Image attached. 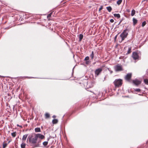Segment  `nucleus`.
Returning <instances> with one entry per match:
<instances>
[{
  "label": "nucleus",
  "mask_w": 148,
  "mask_h": 148,
  "mask_svg": "<svg viewBox=\"0 0 148 148\" xmlns=\"http://www.w3.org/2000/svg\"><path fill=\"white\" fill-rule=\"evenodd\" d=\"M17 126H19V127H22V126H21V125H19L18 124H17Z\"/></svg>",
  "instance_id": "e433bc0d"
},
{
  "label": "nucleus",
  "mask_w": 148,
  "mask_h": 148,
  "mask_svg": "<svg viewBox=\"0 0 148 148\" xmlns=\"http://www.w3.org/2000/svg\"><path fill=\"white\" fill-rule=\"evenodd\" d=\"M106 8L109 12H111L112 10V9L111 6H108Z\"/></svg>",
  "instance_id": "2eb2a0df"
},
{
  "label": "nucleus",
  "mask_w": 148,
  "mask_h": 148,
  "mask_svg": "<svg viewBox=\"0 0 148 148\" xmlns=\"http://www.w3.org/2000/svg\"><path fill=\"white\" fill-rule=\"evenodd\" d=\"M7 145V144L6 143L3 144V148H5Z\"/></svg>",
  "instance_id": "c756f323"
},
{
  "label": "nucleus",
  "mask_w": 148,
  "mask_h": 148,
  "mask_svg": "<svg viewBox=\"0 0 148 148\" xmlns=\"http://www.w3.org/2000/svg\"><path fill=\"white\" fill-rule=\"evenodd\" d=\"M114 69L115 71L116 72L121 71L123 70L122 66L119 65V64L114 66Z\"/></svg>",
  "instance_id": "0eeeda50"
},
{
  "label": "nucleus",
  "mask_w": 148,
  "mask_h": 148,
  "mask_svg": "<svg viewBox=\"0 0 148 148\" xmlns=\"http://www.w3.org/2000/svg\"><path fill=\"white\" fill-rule=\"evenodd\" d=\"M133 24L134 25H135L137 23V20L135 18H133Z\"/></svg>",
  "instance_id": "9b49d317"
},
{
  "label": "nucleus",
  "mask_w": 148,
  "mask_h": 148,
  "mask_svg": "<svg viewBox=\"0 0 148 148\" xmlns=\"http://www.w3.org/2000/svg\"><path fill=\"white\" fill-rule=\"evenodd\" d=\"M94 84V82L92 81H88L87 80H85L84 83V86H86V90L90 92H92L89 88L92 87Z\"/></svg>",
  "instance_id": "f03ea898"
},
{
  "label": "nucleus",
  "mask_w": 148,
  "mask_h": 148,
  "mask_svg": "<svg viewBox=\"0 0 148 148\" xmlns=\"http://www.w3.org/2000/svg\"><path fill=\"white\" fill-rule=\"evenodd\" d=\"M140 91L141 90L139 88L134 89V91L135 92H140Z\"/></svg>",
  "instance_id": "5701e85b"
},
{
  "label": "nucleus",
  "mask_w": 148,
  "mask_h": 148,
  "mask_svg": "<svg viewBox=\"0 0 148 148\" xmlns=\"http://www.w3.org/2000/svg\"><path fill=\"white\" fill-rule=\"evenodd\" d=\"M117 35H116V36L114 37V39L115 40H116V39Z\"/></svg>",
  "instance_id": "c9c22d12"
},
{
  "label": "nucleus",
  "mask_w": 148,
  "mask_h": 148,
  "mask_svg": "<svg viewBox=\"0 0 148 148\" xmlns=\"http://www.w3.org/2000/svg\"><path fill=\"white\" fill-rule=\"evenodd\" d=\"M110 22L112 23H113L114 22V20L113 19H110Z\"/></svg>",
  "instance_id": "473e14b6"
},
{
  "label": "nucleus",
  "mask_w": 148,
  "mask_h": 148,
  "mask_svg": "<svg viewBox=\"0 0 148 148\" xmlns=\"http://www.w3.org/2000/svg\"><path fill=\"white\" fill-rule=\"evenodd\" d=\"M135 13V11L134 9H133L131 12V15L132 16H133Z\"/></svg>",
  "instance_id": "aec40b11"
},
{
  "label": "nucleus",
  "mask_w": 148,
  "mask_h": 148,
  "mask_svg": "<svg viewBox=\"0 0 148 148\" xmlns=\"http://www.w3.org/2000/svg\"><path fill=\"white\" fill-rule=\"evenodd\" d=\"M16 132H14L11 133V135L13 137H15L16 135Z\"/></svg>",
  "instance_id": "6ab92c4d"
},
{
  "label": "nucleus",
  "mask_w": 148,
  "mask_h": 148,
  "mask_svg": "<svg viewBox=\"0 0 148 148\" xmlns=\"http://www.w3.org/2000/svg\"><path fill=\"white\" fill-rule=\"evenodd\" d=\"M122 2V0H119L117 2V4L118 5H119Z\"/></svg>",
  "instance_id": "393cba45"
},
{
  "label": "nucleus",
  "mask_w": 148,
  "mask_h": 148,
  "mask_svg": "<svg viewBox=\"0 0 148 148\" xmlns=\"http://www.w3.org/2000/svg\"><path fill=\"white\" fill-rule=\"evenodd\" d=\"M115 87H121L123 84V80L120 79H116L113 82Z\"/></svg>",
  "instance_id": "20e7f679"
},
{
  "label": "nucleus",
  "mask_w": 148,
  "mask_h": 148,
  "mask_svg": "<svg viewBox=\"0 0 148 148\" xmlns=\"http://www.w3.org/2000/svg\"><path fill=\"white\" fill-rule=\"evenodd\" d=\"M89 57L87 56L85 57V58L84 59V60H86V61H88V60H89Z\"/></svg>",
  "instance_id": "c85d7f7f"
},
{
  "label": "nucleus",
  "mask_w": 148,
  "mask_h": 148,
  "mask_svg": "<svg viewBox=\"0 0 148 148\" xmlns=\"http://www.w3.org/2000/svg\"><path fill=\"white\" fill-rule=\"evenodd\" d=\"M114 16L115 17H116L118 18L120 17V15L119 14H114Z\"/></svg>",
  "instance_id": "ddd939ff"
},
{
  "label": "nucleus",
  "mask_w": 148,
  "mask_h": 148,
  "mask_svg": "<svg viewBox=\"0 0 148 148\" xmlns=\"http://www.w3.org/2000/svg\"><path fill=\"white\" fill-rule=\"evenodd\" d=\"M142 81L137 79H135L132 81V82L134 85L138 86L141 83Z\"/></svg>",
  "instance_id": "423d86ee"
},
{
  "label": "nucleus",
  "mask_w": 148,
  "mask_h": 148,
  "mask_svg": "<svg viewBox=\"0 0 148 148\" xmlns=\"http://www.w3.org/2000/svg\"><path fill=\"white\" fill-rule=\"evenodd\" d=\"M35 131L36 132H39L41 131L40 129V127H36L35 129Z\"/></svg>",
  "instance_id": "f8f14e48"
},
{
  "label": "nucleus",
  "mask_w": 148,
  "mask_h": 148,
  "mask_svg": "<svg viewBox=\"0 0 148 148\" xmlns=\"http://www.w3.org/2000/svg\"><path fill=\"white\" fill-rule=\"evenodd\" d=\"M129 32V29L126 28L125 30H124L123 32L121 34L120 36L121 38V42L123 41L127 38L128 35V33Z\"/></svg>",
  "instance_id": "7ed1b4c3"
},
{
  "label": "nucleus",
  "mask_w": 148,
  "mask_h": 148,
  "mask_svg": "<svg viewBox=\"0 0 148 148\" xmlns=\"http://www.w3.org/2000/svg\"><path fill=\"white\" fill-rule=\"evenodd\" d=\"M21 148H25V146H26V144L25 143H22L21 144Z\"/></svg>",
  "instance_id": "412c9836"
},
{
  "label": "nucleus",
  "mask_w": 148,
  "mask_h": 148,
  "mask_svg": "<svg viewBox=\"0 0 148 148\" xmlns=\"http://www.w3.org/2000/svg\"><path fill=\"white\" fill-rule=\"evenodd\" d=\"M132 56L133 59L135 60H138L139 58L138 53L136 52H133L132 53Z\"/></svg>",
  "instance_id": "6e6552de"
},
{
  "label": "nucleus",
  "mask_w": 148,
  "mask_h": 148,
  "mask_svg": "<svg viewBox=\"0 0 148 148\" xmlns=\"http://www.w3.org/2000/svg\"><path fill=\"white\" fill-rule=\"evenodd\" d=\"M90 57L92 59H93L94 57V52L93 51H92L91 54L90 55Z\"/></svg>",
  "instance_id": "f3484780"
},
{
  "label": "nucleus",
  "mask_w": 148,
  "mask_h": 148,
  "mask_svg": "<svg viewBox=\"0 0 148 148\" xmlns=\"http://www.w3.org/2000/svg\"><path fill=\"white\" fill-rule=\"evenodd\" d=\"M132 73H128L125 77L124 79L127 82L130 83H131L132 81Z\"/></svg>",
  "instance_id": "39448f33"
},
{
  "label": "nucleus",
  "mask_w": 148,
  "mask_h": 148,
  "mask_svg": "<svg viewBox=\"0 0 148 148\" xmlns=\"http://www.w3.org/2000/svg\"><path fill=\"white\" fill-rule=\"evenodd\" d=\"M102 69L101 68H98L95 70V74L97 76L101 72Z\"/></svg>",
  "instance_id": "1a4fd4ad"
},
{
  "label": "nucleus",
  "mask_w": 148,
  "mask_h": 148,
  "mask_svg": "<svg viewBox=\"0 0 148 148\" xmlns=\"http://www.w3.org/2000/svg\"><path fill=\"white\" fill-rule=\"evenodd\" d=\"M146 22L145 21H143V23H142V26L143 27H144L146 25Z\"/></svg>",
  "instance_id": "bb28decb"
},
{
  "label": "nucleus",
  "mask_w": 148,
  "mask_h": 148,
  "mask_svg": "<svg viewBox=\"0 0 148 148\" xmlns=\"http://www.w3.org/2000/svg\"><path fill=\"white\" fill-rule=\"evenodd\" d=\"M48 143L47 141H45L43 143V145L44 146H45L48 144Z\"/></svg>",
  "instance_id": "a878e982"
},
{
  "label": "nucleus",
  "mask_w": 148,
  "mask_h": 148,
  "mask_svg": "<svg viewBox=\"0 0 148 148\" xmlns=\"http://www.w3.org/2000/svg\"><path fill=\"white\" fill-rule=\"evenodd\" d=\"M103 6H100V7L99 9V11H101V10H102L103 9Z\"/></svg>",
  "instance_id": "7c9ffc66"
},
{
  "label": "nucleus",
  "mask_w": 148,
  "mask_h": 148,
  "mask_svg": "<svg viewBox=\"0 0 148 148\" xmlns=\"http://www.w3.org/2000/svg\"><path fill=\"white\" fill-rule=\"evenodd\" d=\"M49 140V138H48V139H47V140Z\"/></svg>",
  "instance_id": "58836bf2"
},
{
  "label": "nucleus",
  "mask_w": 148,
  "mask_h": 148,
  "mask_svg": "<svg viewBox=\"0 0 148 148\" xmlns=\"http://www.w3.org/2000/svg\"><path fill=\"white\" fill-rule=\"evenodd\" d=\"M44 138L45 136L43 135L40 134H35L34 138L32 136H28L27 141L28 140L30 144L33 145L34 147H37L39 146L41 140Z\"/></svg>",
  "instance_id": "f257e3e1"
},
{
  "label": "nucleus",
  "mask_w": 148,
  "mask_h": 148,
  "mask_svg": "<svg viewBox=\"0 0 148 148\" xmlns=\"http://www.w3.org/2000/svg\"><path fill=\"white\" fill-rule=\"evenodd\" d=\"M56 116H55V115H53V116H52V117L53 118H55L56 117Z\"/></svg>",
  "instance_id": "4c0bfd02"
},
{
  "label": "nucleus",
  "mask_w": 148,
  "mask_h": 148,
  "mask_svg": "<svg viewBox=\"0 0 148 148\" xmlns=\"http://www.w3.org/2000/svg\"><path fill=\"white\" fill-rule=\"evenodd\" d=\"M58 121L57 119H54L52 120V123L53 124H56L58 123Z\"/></svg>",
  "instance_id": "a211bd4d"
},
{
  "label": "nucleus",
  "mask_w": 148,
  "mask_h": 148,
  "mask_svg": "<svg viewBox=\"0 0 148 148\" xmlns=\"http://www.w3.org/2000/svg\"><path fill=\"white\" fill-rule=\"evenodd\" d=\"M113 1H115V0H113Z\"/></svg>",
  "instance_id": "ea45409f"
},
{
  "label": "nucleus",
  "mask_w": 148,
  "mask_h": 148,
  "mask_svg": "<svg viewBox=\"0 0 148 148\" xmlns=\"http://www.w3.org/2000/svg\"><path fill=\"white\" fill-rule=\"evenodd\" d=\"M108 71L110 72V73H113V71L112 70H110V69H108Z\"/></svg>",
  "instance_id": "2f4dec72"
},
{
  "label": "nucleus",
  "mask_w": 148,
  "mask_h": 148,
  "mask_svg": "<svg viewBox=\"0 0 148 148\" xmlns=\"http://www.w3.org/2000/svg\"><path fill=\"white\" fill-rule=\"evenodd\" d=\"M144 82L147 85H148V79H145L144 80Z\"/></svg>",
  "instance_id": "b1692460"
},
{
  "label": "nucleus",
  "mask_w": 148,
  "mask_h": 148,
  "mask_svg": "<svg viewBox=\"0 0 148 148\" xmlns=\"http://www.w3.org/2000/svg\"><path fill=\"white\" fill-rule=\"evenodd\" d=\"M28 134H25V135H24L23 136V137L22 140L23 141H25L26 138H27V136H28Z\"/></svg>",
  "instance_id": "9d476101"
},
{
  "label": "nucleus",
  "mask_w": 148,
  "mask_h": 148,
  "mask_svg": "<svg viewBox=\"0 0 148 148\" xmlns=\"http://www.w3.org/2000/svg\"><path fill=\"white\" fill-rule=\"evenodd\" d=\"M132 50V47H130L128 48V50L127 51V52L126 53L127 54H130L131 53V52Z\"/></svg>",
  "instance_id": "4468645a"
},
{
  "label": "nucleus",
  "mask_w": 148,
  "mask_h": 148,
  "mask_svg": "<svg viewBox=\"0 0 148 148\" xmlns=\"http://www.w3.org/2000/svg\"><path fill=\"white\" fill-rule=\"evenodd\" d=\"M83 35L82 34H80L79 36V41H81L83 38Z\"/></svg>",
  "instance_id": "dca6fc26"
},
{
  "label": "nucleus",
  "mask_w": 148,
  "mask_h": 148,
  "mask_svg": "<svg viewBox=\"0 0 148 148\" xmlns=\"http://www.w3.org/2000/svg\"><path fill=\"white\" fill-rule=\"evenodd\" d=\"M52 14V13L51 12L50 14H49L47 16V18H49L51 16V15Z\"/></svg>",
  "instance_id": "cd10ccee"
},
{
  "label": "nucleus",
  "mask_w": 148,
  "mask_h": 148,
  "mask_svg": "<svg viewBox=\"0 0 148 148\" xmlns=\"http://www.w3.org/2000/svg\"><path fill=\"white\" fill-rule=\"evenodd\" d=\"M50 117V115L48 113H46L45 114V119H47Z\"/></svg>",
  "instance_id": "4be33fe9"
},
{
  "label": "nucleus",
  "mask_w": 148,
  "mask_h": 148,
  "mask_svg": "<svg viewBox=\"0 0 148 148\" xmlns=\"http://www.w3.org/2000/svg\"><path fill=\"white\" fill-rule=\"evenodd\" d=\"M123 20V19H122L119 22V25L122 22Z\"/></svg>",
  "instance_id": "f704fd0d"
},
{
  "label": "nucleus",
  "mask_w": 148,
  "mask_h": 148,
  "mask_svg": "<svg viewBox=\"0 0 148 148\" xmlns=\"http://www.w3.org/2000/svg\"><path fill=\"white\" fill-rule=\"evenodd\" d=\"M89 63V61H86V64H88Z\"/></svg>",
  "instance_id": "72a5a7b5"
}]
</instances>
